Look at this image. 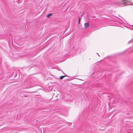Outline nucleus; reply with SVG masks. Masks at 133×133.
Masks as SVG:
<instances>
[{
  "instance_id": "obj_1",
  "label": "nucleus",
  "mask_w": 133,
  "mask_h": 133,
  "mask_svg": "<svg viewBox=\"0 0 133 133\" xmlns=\"http://www.w3.org/2000/svg\"><path fill=\"white\" fill-rule=\"evenodd\" d=\"M89 26V22L85 23L84 24V28L85 29L88 27Z\"/></svg>"
},
{
  "instance_id": "obj_2",
  "label": "nucleus",
  "mask_w": 133,
  "mask_h": 133,
  "mask_svg": "<svg viewBox=\"0 0 133 133\" xmlns=\"http://www.w3.org/2000/svg\"><path fill=\"white\" fill-rule=\"evenodd\" d=\"M67 75H65L64 76H61L60 77V79H62L64 77L66 76Z\"/></svg>"
},
{
  "instance_id": "obj_3",
  "label": "nucleus",
  "mask_w": 133,
  "mask_h": 133,
  "mask_svg": "<svg viewBox=\"0 0 133 133\" xmlns=\"http://www.w3.org/2000/svg\"><path fill=\"white\" fill-rule=\"evenodd\" d=\"M52 15V14H51V13L49 14L46 17L48 18H49L50 17V16H51Z\"/></svg>"
},
{
  "instance_id": "obj_4",
  "label": "nucleus",
  "mask_w": 133,
  "mask_h": 133,
  "mask_svg": "<svg viewBox=\"0 0 133 133\" xmlns=\"http://www.w3.org/2000/svg\"><path fill=\"white\" fill-rule=\"evenodd\" d=\"M81 18L80 17H79V18L78 21V23L79 24L80 23V22L81 21Z\"/></svg>"
},
{
  "instance_id": "obj_5",
  "label": "nucleus",
  "mask_w": 133,
  "mask_h": 133,
  "mask_svg": "<svg viewBox=\"0 0 133 133\" xmlns=\"http://www.w3.org/2000/svg\"><path fill=\"white\" fill-rule=\"evenodd\" d=\"M84 15V14L83 13L81 15V17H80V18H82V16Z\"/></svg>"
},
{
  "instance_id": "obj_6",
  "label": "nucleus",
  "mask_w": 133,
  "mask_h": 133,
  "mask_svg": "<svg viewBox=\"0 0 133 133\" xmlns=\"http://www.w3.org/2000/svg\"><path fill=\"white\" fill-rule=\"evenodd\" d=\"M123 1L124 2L123 3L125 5L126 3L125 2V0H123Z\"/></svg>"
},
{
  "instance_id": "obj_7",
  "label": "nucleus",
  "mask_w": 133,
  "mask_h": 133,
  "mask_svg": "<svg viewBox=\"0 0 133 133\" xmlns=\"http://www.w3.org/2000/svg\"><path fill=\"white\" fill-rule=\"evenodd\" d=\"M13 74H14V73H13V74H12V73L11 74L12 75H13Z\"/></svg>"
},
{
  "instance_id": "obj_8",
  "label": "nucleus",
  "mask_w": 133,
  "mask_h": 133,
  "mask_svg": "<svg viewBox=\"0 0 133 133\" xmlns=\"http://www.w3.org/2000/svg\"><path fill=\"white\" fill-rule=\"evenodd\" d=\"M13 74H14V73H13V74H12V73L11 74L12 75H13Z\"/></svg>"
},
{
  "instance_id": "obj_9",
  "label": "nucleus",
  "mask_w": 133,
  "mask_h": 133,
  "mask_svg": "<svg viewBox=\"0 0 133 133\" xmlns=\"http://www.w3.org/2000/svg\"><path fill=\"white\" fill-rule=\"evenodd\" d=\"M13 74H14V73H13V74H12V73L11 74L12 75H13Z\"/></svg>"
},
{
  "instance_id": "obj_10",
  "label": "nucleus",
  "mask_w": 133,
  "mask_h": 133,
  "mask_svg": "<svg viewBox=\"0 0 133 133\" xmlns=\"http://www.w3.org/2000/svg\"><path fill=\"white\" fill-rule=\"evenodd\" d=\"M132 27H133V25H132Z\"/></svg>"
},
{
  "instance_id": "obj_11",
  "label": "nucleus",
  "mask_w": 133,
  "mask_h": 133,
  "mask_svg": "<svg viewBox=\"0 0 133 133\" xmlns=\"http://www.w3.org/2000/svg\"><path fill=\"white\" fill-rule=\"evenodd\" d=\"M128 133H131V132H128Z\"/></svg>"
},
{
  "instance_id": "obj_12",
  "label": "nucleus",
  "mask_w": 133,
  "mask_h": 133,
  "mask_svg": "<svg viewBox=\"0 0 133 133\" xmlns=\"http://www.w3.org/2000/svg\"><path fill=\"white\" fill-rule=\"evenodd\" d=\"M17 74L16 75H17Z\"/></svg>"
}]
</instances>
